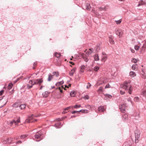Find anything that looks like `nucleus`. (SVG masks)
<instances>
[{"label":"nucleus","instance_id":"8","mask_svg":"<svg viewBox=\"0 0 146 146\" xmlns=\"http://www.w3.org/2000/svg\"><path fill=\"white\" fill-rule=\"evenodd\" d=\"M119 108L123 112H124L125 110V106L124 104H121L119 106Z\"/></svg>","mask_w":146,"mask_h":146},{"label":"nucleus","instance_id":"22","mask_svg":"<svg viewBox=\"0 0 146 146\" xmlns=\"http://www.w3.org/2000/svg\"><path fill=\"white\" fill-rule=\"evenodd\" d=\"M26 105L25 104H22L19 105V107L21 110L24 109L26 107Z\"/></svg>","mask_w":146,"mask_h":146},{"label":"nucleus","instance_id":"2","mask_svg":"<svg viewBox=\"0 0 146 146\" xmlns=\"http://www.w3.org/2000/svg\"><path fill=\"white\" fill-rule=\"evenodd\" d=\"M43 81L42 78H39L33 80H30L29 81V84H31V85H29L28 84L27 85V87L30 88L32 87L33 85L35 84H38L39 85H40L43 82Z\"/></svg>","mask_w":146,"mask_h":146},{"label":"nucleus","instance_id":"50","mask_svg":"<svg viewBox=\"0 0 146 146\" xmlns=\"http://www.w3.org/2000/svg\"><path fill=\"white\" fill-rule=\"evenodd\" d=\"M4 90H2L0 91V96H1L3 94V93H4Z\"/></svg>","mask_w":146,"mask_h":146},{"label":"nucleus","instance_id":"63","mask_svg":"<svg viewBox=\"0 0 146 146\" xmlns=\"http://www.w3.org/2000/svg\"><path fill=\"white\" fill-rule=\"evenodd\" d=\"M58 89H59V90H60L61 89V88L60 87H59L58 88Z\"/></svg>","mask_w":146,"mask_h":146},{"label":"nucleus","instance_id":"26","mask_svg":"<svg viewBox=\"0 0 146 146\" xmlns=\"http://www.w3.org/2000/svg\"><path fill=\"white\" fill-rule=\"evenodd\" d=\"M79 111L80 112H82V113H87L88 112V111L87 110H81L80 111Z\"/></svg>","mask_w":146,"mask_h":146},{"label":"nucleus","instance_id":"20","mask_svg":"<svg viewBox=\"0 0 146 146\" xmlns=\"http://www.w3.org/2000/svg\"><path fill=\"white\" fill-rule=\"evenodd\" d=\"M86 9L88 10H90L91 7L90 4L87 3L86 5Z\"/></svg>","mask_w":146,"mask_h":146},{"label":"nucleus","instance_id":"55","mask_svg":"<svg viewBox=\"0 0 146 146\" xmlns=\"http://www.w3.org/2000/svg\"><path fill=\"white\" fill-rule=\"evenodd\" d=\"M7 102H8V100L7 99L6 101H5L4 104H3V106H4L7 103Z\"/></svg>","mask_w":146,"mask_h":146},{"label":"nucleus","instance_id":"51","mask_svg":"<svg viewBox=\"0 0 146 146\" xmlns=\"http://www.w3.org/2000/svg\"><path fill=\"white\" fill-rule=\"evenodd\" d=\"M130 50L132 53H134L135 52L134 50L131 48H130Z\"/></svg>","mask_w":146,"mask_h":146},{"label":"nucleus","instance_id":"44","mask_svg":"<svg viewBox=\"0 0 146 146\" xmlns=\"http://www.w3.org/2000/svg\"><path fill=\"white\" fill-rule=\"evenodd\" d=\"M71 108H72L73 109V106H70V107H68L65 108L64 109V110H67L70 109Z\"/></svg>","mask_w":146,"mask_h":146},{"label":"nucleus","instance_id":"41","mask_svg":"<svg viewBox=\"0 0 146 146\" xmlns=\"http://www.w3.org/2000/svg\"><path fill=\"white\" fill-rule=\"evenodd\" d=\"M100 82V80L97 82V84L98 86H99L101 84H102V83H104L103 82Z\"/></svg>","mask_w":146,"mask_h":146},{"label":"nucleus","instance_id":"60","mask_svg":"<svg viewBox=\"0 0 146 146\" xmlns=\"http://www.w3.org/2000/svg\"><path fill=\"white\" fill-rule=\"evenodd\" d=\"M66 112L64 111L62 112V113L63 114H65V113Z\"/></svg>","mask_w":146,"mask_h":146},{"label":"nucleus","instance_id":"57","mask_svg":"<svg viewBox=\"0 0 146 146\" xmlns=\"http://www.w3.org/2000/svg\"><path fill=\"white\" fill-rule=\"evenodd\" d=\"M100 49V48L98 47V46H97V48H96V50L98 51V50Z\"/></svg>","mask_w":146,"mask_h":146},{"label":"nucleus","instance_id":"28","mask_svg":"<svg viewBox=\"0 0 146 146\" xmlns=\"http://www.w3.org/2000/svg\"><path fill=\"white\" fill-rule=\"evenodd\" d=\"M53 76L55 75V76L56 77H58L59 75V73L58 72H53Z\"/></svg>","mask_w":146,"mask_h":146},{"label":"nucleus","instance_id":"36","mask_svg":"<svg viewBox=\"0 0 146 146\" xmlns=\"http://www.w3.org/2000/svg\"><path fill=\"white\" fill-rule=\"evenodd\" d=\"M99 69V67L97 66H95L94 68V70L95 71H98Z\"/></svg>","mask_w":146,"mask_h":146},{"label":"nucleus","instance_id":"7","mask_svg":"<svg viewBox=\"0 0 146 146\" xmlns=\"http://www.w3.org/2000/svg\"><path fill=\"white\" fill-rule=\"evenodd\" d=\"M115 31L116 34L118 35L119 37H121L123 34L122 30L121 29H116Z\"/></svg>","mask_w":146,"mask_h":146},{"label":"nucleus","instance_id":"62","mask_svg":"<svg viewBox=\"0 0 146 146\" xmlns=\"http://www.w3.org/2000/svg\"><path fill=\"white\" fill-rule=\"evenodd\" d=\"M70 62V63H72V65H74V63H73L72 62Z\"/></svg>","mask_w":146,"mask_h":146},{"label":"nucleus","instance_id":"14","mask_svg":"<svg viewBox=\"0 0 146 146\" xmlns=\"http://www.w3.org/2000/svg\"><path fill=\"white\" fill-rule=\"evenodd\" d=\"M101 61L102 62H105L107 59V56H102Z\"/></svg>","mask_w":146,"mask_h":146},{"label":"nucleus","instance_id":"38","mask_svg":"<svg viewBox=\"0 0 146 146\" xmlns=\"http://www.w3.org/2000/svg\"><path fill=\"white\" fill-rule=\"evenodd\" d=\"M83 98L84 99H85V100L88 99L89 98V97L88 95H86L85 96L83 97Z\"/></svg>","mask_w":146,"mask_h":146},{"label":"nucleus","instance_id":"12","mask_svg":"<svg viewBox=\"0 0 146 146\" xmlns=\"http://www.w3.org/2000/svg\"><path fill=\"white\" fill-rule=\"evenodd\" d=\"M75 71V68H73L72 69L71 71L69 72V75L70 76H72Z\"/></svg>","mask_w":146,"mask_h":146},{"label":"nucleus","instance_id":"31","mask_svg":"<svg viewBox=\"0 0 146 146\" xmlns=\"http://www.w3.org/2000/svg\"><path fill=\"white\" fill-rule=\"evenodd\" d=\"M41 135L39 133L38 134L36 135L35 136V138L36 139H38L40 138V136H41Z\"/></svg>","mask_w":146,"mask_h":146},{"label":"nucleus","instance_id":"19","mask_svg":"<svg viewBox=\"0 0 146 146\" xmlns=\"http://www.w3.org/2000/svg\"><path fill=\"white\" fill-rule=\"evenodd\" d=\"M53 76L50 74L48 75V81H50L53 78Z\"/></svg>","mask_w":146,"mask_h":146},{"label":"nucleus","instance_id":"23","mask_svg":"<svg viewBox=\"0 0 146 146\" xmlns=\"http://www.w3.org/2000/svg\"><path fill=\"white\" fill-rule=\"evenodd\" d=\"M137 68V64H134L132 66V69L133 70H135Z\"/></svg>","mask_w":146,"mask_h":146},{"label":"nucleus","instance_id":"3","mask_svg":"<svg viewBox=\"0 0 146 146\" xmlns=\"http://www.w3.org/2000/svg\"><path fill=\"white\" fill-rule=\"evenodd\" d=\"M20 122V117L15 118L14 119L8 121L7 122L8 125L10 127H15V126L18 125V123Z\"/></svg>","mask_w":146,"mask_h":146},{"label":"nucleus","instance_id":"43","mask_svg":"<svg viewBox=\"0 0 146 146\" xmlns=\"http://www.w3.org/2000/svg\"><path fill=\"white\" fill-rule=\"evenodd\" d=\"M139 98L137 97H135L134 98V100L135 102H137L138 101Z\"/></svg>","mask_w":146,"mask_h":146},{"label":"nucleus","instance_id":"39","mask_svg":"<svg viewBox=\"0 0 146 146\" xmlns=\"http://www.w3.org/2000/svg\"><path fill=\"white\" fill-rule=\"evenodd\" d=\"M91 86V84L89 83H88L87 84L86 88L87 89H89Z\"/></svg>","mask_w":146,"mask_h":146},{"label":"nucleus","instance_id":"49","mask_svg":"<svg viewBox=\"0 0 146 146\" xmlns=\"http://www.w3.org/2000/svg\"><path fill=\"white\" fill-rule=\"evenodd\" d=\"M80 112V111H72V114H74V113H79Z\"/></svg>","mask_w":146,"mask_h":146},{"label":"nucleus","instance_id":"1","mask_svg":"<svg viewBox=\"0 0 146 146\" xmlns=\"http://www.w3.org/2000/svg\"><path fill=\"white\" fill-rule=\"evenodd\" d=\"M131 82L130 80L125 81L123 84L121 85L120 90V94L122 95L124 94L125 92L122 90L124 89L125 90H128V92L129 94H131L133 90V88L129 84Z\"/></svg>","mask_w":146,"mask_h":146},{"label":"nucleus","instance_id":"37","mask_svg":"<svg viewBox=\"0 0 146 146\" xmlns=\"http://www.w3.org/2000/svg\"><path fill=\"white\" fill-rule=\"evenodd\" d=\"M131 61L132 62L135 63L137 62V60L135 58H133L132 59Z\"/></svg>","mask_w":146,"mask_h":146},{"label":"nucleus","instance_id":"10","mask_svg":"<svg viewBox=\"0 0 146 146\" xmlns=\"http://www.w3.org/2000/svg\"><path fill=\"white\" fill-rule=\"evenodd\" d=\"M146 48V43H145L144 44L143 46L141 48V49L140 52L141 53H143L145 50V49Z\"/></svg>","mask_w":146,"mask_h":146},{"label":"nucleus","instance_id":"15","mask_svg":"<svg viewBox=\"0 0 146 146\" xmlns=\"http://www.w3.org/2000/svg\"><path fill=\"white\" fill-rule=\"evenodd\" d=\"M109 42L112 44H113L114 43V41L113 40L112 36H111L109 37Z\"/></svg>","mask_w":146,"mask_h":146},{"label":"nucleus","instance_id":"56","mask_svg":"<svg viewBox=\"0 0 146 146\" xmlns=\"http://www.w3.org/2000/svg\"><path fill=\"white\" fill-rule=\"evenodd\" d=\"M141 72H143L142 74H145V72L144 71V70L143 69L142 70Z\"/></svg>","mask_w":146,"mask_h":146},{"label":"nucleus","instance_id":"34","mask_svg":"<svg viewBox=\"0 0 146 146\" xmlns=\"http://www.w3.org/2000/svg\"><path fill=\"white\" fill-rule=\"evenodd\" d=\"M12 86L13 84L11 83H10L8 86V88L9 89H10L12 88Z\"/></svg>","mask_w":146,"mask_h":146},{"label":"nucleus","instance_id":"45","mask_svg":"<svg viewBox=\"0 0 146 146\" xmlns=\"http://www.w3.org/2000/svg\"><path fill=\"white\" fill-rule=\"evenodd\" d=\"M145 74H142L141 77L145 79L146 78V76L145 75Z\"/></svg>","mask_w":146,"mask_h":146},{"label":"nucleus","instance_id":"53","mask_svg":"<svg viewBox=\"0 0 146 146\" xmlns=\"http://www.w3.org/2000/svg\"><path fill=\"white\" fill-rule=\"evenodd\" d=\"M107 56L106 54L104 52H102V56Z\"/></svg>","mask_w":146,"mask_h":146},{"label":"nucleus","instance_id":"33","mask_svg":"<svg viewBox=\"0 0 146 146\" xmlns=\"http://www.w3.org/2000/svg\"><path fill=\"white\" fill-rule=\"evenodd\" d=\"M122 21L121 19H120L118 21H115V22L117 24H120Z\"/></svg>","mask_w":146,"mask_h":146},{"label":"nucleus","instance_id":"5","mask_svg":"<svg viewBox=\"0 0 146 146\" xmlns=\"http://www.w3.org/2000/svg\"><path fill=\"white\" fill-rule=\"evenodd\" d=\"M135 143H137L140 139L141 133L139 130H136L135 131Z\"/></svg>","mask_w":146,"mask_h":146},{"label":"nucleus","instance_id":"52","mask_svg":"<svg viewBox=\"0 0 146 146\" xmlns=\"http://www.w3.org/2000/svg\"><path fill=\"white\" fill-rule=\"evenodd\" d=\"M103 89V88L102 87H100L99 88V89L98 90V92L102 91Z\"/></svg>","mask_w":146,"mask_h":146},{"label":"nucleus","instance_id":"21","mask_svg":"<svg viewBox=\"0 0 146 146\" xmlns=\"http://www.w3.org/2000/svg\"><path fill=\"white\" fill-rule=\"evenodd\" d=\"M20 104L18 103H15L13 105V107L15 108H17L19 107Z\"/></svg>","mask_w":146,"mask_h":146},{"label":"nucleus","instance_id":"30","mask_svg":"<svg viewBox=\"0 0 146 146\" xmlns=\"http://www.w3.org/2000/svg\"><path fill=\"white\" fill-rule=\"evenodd\" d=\"M145 4V2L143 1H141L139 2V4L137 5L138 7L140 5H143Z\"/></svg>","mask_w":146,"mask_h":146},{"label":"nucleus","instance_id":"47","mask_svg":"<svg viewBox=\"0 0 146 146\" xmlns=\"http://www.w3.org/2000/svg\"><path fill=\"white\" fill-rule=\"evenodd\" d=\"M27 136L25 135H23L21 136V139H24Z\"/></svg>","mask_w":146,"mask_h":146},{"label":"nucleus","instance_id":"40","mask_svg":"<svg viewBox=\"0 0 146 146\" xmlns=\"http://www.w3.org/2000/svg\"><path fill=\"white\" fill-rule=\"evenodd\" d=\"M140 47L138 46L137 45H136L135 46L134 48L136 50H138L139 48Z\"/></svg>","mask_w":146,"mask_h":146},{"label":"nucleus","instance_id":"11","mask_svg":"<svg viewBox=\"0 0 146 146\" xmlns=\"http://www.w3.org/2000/svg\"><path fill=\"white\" fill-rule=\"evenodd\" d=\"M94 58L95 61H98L99 60V56L98 54H95L94 56Z\"/></svg>","mask_w":146,"mask_h":146},{"label":"nucleus","instance_id":"16","mask_svg":"<svg viewBox=\"0 0 146 146\" xmlns=\"http://www.w3.org/2000/svg\"><path fill=\"white\" fill-rule=\"evenodd\" d=\"M48 93L47 91H46V92H44L42 94L43 97H44V98L47 97L48 96Z\"/></svg>","mask_w":146,"mask_h":146},{"label":"nucleus","instance_id":"27","mask_svg":"<svg viewBox=\"0 0 146 146\" xmlns=\"http://www.w3.org/2000/svg\"><path fill=\"white\" fill-rule=\"evenodd\" d=\"M141 94L144 96L146 97V90L143 91L141 92Z\"/></svg>","mask_w":146,"mask_h":146},{"label":"nucleus","instance_id":"61","mask_svg":"<svg viewBox=\"0 0 146 146\" xmlns=\"http://www.w3.org/2000/svg\"><path fill=\"white\" fill-rule=\"evenodd\" d=\"M119 1H125V0H118Z\"/></svg>","mask_w":146,"mask_h":146},{"label":"nucleus","instance_id":"42","mask_svg":"<svg viewBox=\"0 0 146 146\" xmlns=\"http://www.w3.org/2000/svg\"><path fill=\"white\" fill-rule=\"evenodd\" d=\"M108 6H106L103 7L104 10H106L108 8Z\"/></svg>","mask_w":146,"mask_h":146},{"label":"nucleus","instance_id":"4","mask_svg":"<svg viewBox=\"0 0 146 146\" xmlns=\"http://www.w3.org/2000/svg\"><path fill=\"white\" fill-rule=\"evenodd\" d=\"M92 52V51L91 50V49H90L89 51L86 52V54H85L84 53L81 54V56L85 61L86 62L88 61V57L90 55Z\"/></svg>","mask_w":146,"mask_h":146},{"label":"nucleus","instance_id":"48","mask_svg":"<svg viewBox=\"0 0 146 146\" xmlns=\"http://www.w3.org/2000/svg\"><path fill=\"white\" fill-rule=\"evenodd\" d=\"M110 85L109 84H107L106 85V86H105V88H110Z\"/></svg>","mask_w":146,"mask_h":146},{"label":"nucleus","instance_id":"13","mask_svg":"<svg viewBox=\"0 0 146 146\" xmlns=\"http://www.w3.org/2000/svg\"><path fill=\"white\" fill-rule=\"evenodd\" d=\"M98 110L100 112H102L104 111L105 109L104 108V107L103 106H100L98 108Z\"/></svg>","mask_w":146,"mask_h":146},{"label":"nucleus","instance_id":"17","mask_svg":"<svg viewBox=\"0 0 146 146\" xmlns=\"http://www.w3.org/2000/svg\"><path fill=\"white\" fill-rule=\"evenodd\" d=\"M61 124V123L60 122H58L55 124L54 126L57 128H59L60 127L59 126Z\"/></svg>","mask_w":146,"mask_h":146},{"label":"nucleus","instance_id":"25","mask_svg":"<svg viewBox=\"0 0 146 146\" xmlns=\"http://www.w3.org/2000/svg\"><path fill=\"white\" fill-rule=\"evenodd\" d=\"M70 95L71 97H74L75 95V92L74 91H72L70 92Z\"/></svg>","mask_w":146,"mask_h":146},{"label":"nucleus","instance_id":"9","mask_svg":"<svg viewBox=\"0 0 146 146\" xmlns=\"http://www.w3.org/2000/svg\"><path fill=\"white\" fill-rule=\"evenodd\" d=\"M129 75L131 78H134L136 76V73L133 71H130L129 73Z\"/></svg>","mask_w":146,"mask_h":146},{"label":"nucleus","instance_id":"6","mask_svg":"<svg viewBox=\"0 0 146 146\" xmlns=\"http://www.w3.org/2000/svg\"><path fill=\"white\" fill-rule=\"evenodd\" d=\"M37 116L35 115H32L31 116H29L27 118L26 120L25 123H29L34 122L33 121H31L35 117H37Z\"/></svg>","mask_w":146,"mask_h":146},{"label":"nucleus","instance_id":"64","mask_svg":"<svg viewBox=\"0 0 146 146\" xmlns=\"http://www.w3.org/2000/svg\"><path fill=\"white\" fill-rule=\"evenodd\" d=\"M60 92H62V90H60Z\"/></svg>","mask_w":146,"mask_h":146},{"label":"nucleus","instance_id":"18","mask_svg":"<svg viewBox=\"0 0 146 146\" xmlns=\"http://www.w3.org/2000/svg\"><path fill=\"white\" fill-rule=\"evenodd\" d=\"M85 66L83 65L81 66L80 72L81 73H82L84 72V70L85 68Z\"/></svg>","mask_w":146,"mask_h":146},{"label":"nucleus","instance_id":"46","mask_svg":"<svg viewBox=\"0 0 146 146\" xmlns=\"http://www.w3.org/2000/svg\"><path fill=\"white\" fill-rule=\"evenodd\" d=\"M81 107V106L80 105H75L74 106V108H80Z\"/></svg>","mask_w":146,"mask_h":146},{"label":"nucleus","instance_id":"54","mask_svg":"<svg viewBox=\"0 0 146 146\" xmlns=\"http://www.w3.org/2000/svg\"><path fill=\"white\" fill-rule=\"evenodd\" d=\"M99 9L100 11L104 10L103 7H100L99 8Z\"/></svg>","mask_w":146,"mask_h":146},{"label":"nucleus","instance_id":"59","mask_svg":"<svg viewBox=\"0 0 146 146\" xmlns=\"http://www.w3.org/2000/svg\"><path fill=\"white\" fill-rule=\"evenodd\" d=\"M43 87V86H41V87L40 88V90H41L42 89Z\"/></svg>","mask_w":146,"mask_h":146},{"label":"nucleus","instance_id":"35","mask_svg":"<svg viewBox=\"0 0 146 146\" xmlns=\"http://www.w3.org/2000/svg\"><path fill=\"white\" fill-rule=\"evenodd\" d=\"M54 55L57 58L59 57L60 56V54L58 53H55Z\"/></svg>","mask_w":146,"mask_h":146},{"label":"nucleus","instance_id":"58","mask_svg":"<svg viewBox=\"0 0 146 146\" xmlns=\"http://www.w3.org/2000/svg\"><path fill=\"white\" fill-rule=\"evenodd\" d=\"M21 142L20 141H19L17 142L18 143H21Z\"/></svg>","mask_w":146,"mask_h":146},{"label":"nucleus","instance_id":"29","mask_svg":"<svg viewBox=\"0 0 146 146\" xmlns=\"http://www.w3.org/2000/svg\"><path fill=\"white\" fill-rule=\"evenodd\" d=\"M104 95L106 98H111L112 97L111 95L109 94H104Z\"/></svg>","mask_w":146,"mask_h":146},{"label":"nucleus","instance_id":"24","mask_svg":"<svg viewBox=\"0 0 146 146\" xmlns=\"http://www.w3.org/2000/svg\"><path fill=\"white\" fill-rule=\"evenodd\" d=\"M64 83V82L63 81H62L60 82H58L56 84V85L57 86H58L60 85H61L62 84Z\"/></svg>","mask_w":146,"mask_h":146},{"label":"nucleus","instance_id":"32","mask_svg":"<svg viewBox=\"0 0 146 146\" xmlns=\"http://www.w3.org/2000/svg\"><path fill=\"white\" fill-rule=\"evenodd\" d=\"M128 118V115L126 114H124L123 115V118L125 120H127V119Z\"/></svg>","mask_w":146,"mask_h":146}]
</instances>
